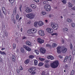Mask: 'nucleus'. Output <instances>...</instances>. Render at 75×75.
<instances>
[{
    "instance_id": "de8ad7c7",
    "label": "nucleus",
    "mask_w": 75,
    "mask_h": 75,
    "mask_svg": "<svg viewBox=\"0 0 75 75\" xmlns=\"http://www.w3.org/2000/svg\"><path fill=\"white\" fill-rule=\"evenodd\" d=\"M20 70L21 71H22V70H23V67H22V66H21L20 67Z\"/></svg>"
},
{
    "instance_id": "69168bd1",
    "label": "nucleus",
    "mask_w": 75,
    "mask_h": 75,
    "mask_svg": "<svg viewBox=\"0 0 75 75\" xmlns=\"http://www.w3.org/2000/svg\"><path fill=\"white\" fill-rule=\"evenodd\" d=\"M71 9H72V10H74V11H75V7H73L72 8H71Z\"/></svg>"
},
{
    "instance_id": "680f3d73",
    "label": "nucleus",
    "mask_w": 75,
    "mask_h": 75,
    "mask_svg": "<svg viewBox=\"0 0 75 75\" xmlns=\"http://www.w3.org/2000/svg\"><path fill=\"white\" fill-rule=\"evenodd\" d=\"M52 35H58V34H57V33H53L52 34Z\"/></svg>"
},
{
    "instance_id": "4c0bfd02",
    "label": "nucleus",
    "mask_w": 75,
    "mask_h": 75,
    "mask_svg": "<svg viewBox=\"0 0 75 75\" xmlns=\"http://www.w3.org/2000/svg\"><path fill=\"white\" fill-rule=\"evenodd\" d=\"M31 68L32 69V71H35V70L36 69V68L34 67H33Z\"/></svg>"
},
{
    "instance_id": "4468645a",
    "label": "nucleus",
    "mask_w": 75,
    "mask_h": 75,
    "mask_svg": "<svg viewBox=\"0 0 75 75\" xmlns=\"http://www.w3.org/2000/svg\"><path fill=\"white\" fill-rule=\"evenodd\" d=\"M38 25H39V26H42V25H44V23L43 22L41 21H40L38 22Z\"/></svg>"
},
{
    "instance_id": "a878e982",
    "label": "nucleus",
    "mask_w": 75,
    "mask_h": 75,
    "mask_svg": "<svg viewBox=\"0 0 75 75\" xmlns=\"http://www.w3.org/2000/svg\"><path fill=\"white\" fill-rule=\"evenodd\" d=\"M29 58L33 59L34 58V56L33 55H30L29 56Z\"/></svg>"
},
{
    "instance_id": "79ce46f5",
    "label": "nucleus",
    "mask_w": 75,
    "mask_h": 75,
    "mask_svg": "<svg viewBox=\"0 0 75 75\" xmlns=\"http://www.w3.org/2000/svg\"><path fill=\"white\" fill-rule=\"evenodd\" d=\"M9 1H10V0H9ZM14 2V0H11V3L13 4Z\"/></svg>"
},
{
    "instance_id": "ddd939ff",
    "label": "nucleus",
    "mask_w": 75,
    "mask_h": 75,
    "mask_svg": "<svg viewBox=\"0 0 75 75\" xmlns=\"http://www.w3.org/2000/svg\"><path fill=\"white\" fill-rule=\"evenodd\" d=\"M25 43L26 45H28V46H29V47H31V43L29 41H27L25 42Z\"/></svg>"
},
{
    "instance_id": "cd10ccee",
    "label": "nucleus",
    "mask_w": 75,
    "mask_h": 75,
    "mask_svg": "<svg viewBox=\"0 0 75 75\" xmlns=\"http://www.w3.org/2000/svg\"><path fill=\"white\" fill-rule=\"evenodd\" d=\"M68 56H67L64 59V62H66V61H67V59H68Z\"/></svg>"
},
{
    "instance_id": "0eeeda50",
    "label": "nucleus",
    "mask_w": 75,
    "mask_h": 75,
    "mask_svg": "<svg viewBox=\"0 0 75 75\" xmlns=\"http://www.w3.org/2000/svg\"><path fill=\"white\" fill-rule=\"evenodd\" d=\"M44 31L41 30H40L39 31V34L40 36H44Z\"/></svg>"
},
{
    "instance_id": "423d86ee",
    "label": "nucleus",
    "mask_w": 75,
    "mask_h": 75,
    "mask_svg": "<svg viewBox=\"0 0 75 75\" xmlns=\"http://www.w3.org/2000/svg\"><path fill=\"white\" fill-rule=\"evenodd\" d=\"M23 48H24L25 50H26L28 51H30L31 50V49L29 47H28L26 46L25 45H23Z\"/></svg>"
},
{
    "instance_id": "8fccbe9b",
    "label": "nucleus",
    "mask_w": 75,
    "mask_h": 75,
    "mask_svg": "<svg viewBox=\"0 0 75 75\" xmlns=\"http://www.w3.org/2000/svg\"><path fill=\"white\" fill-rule=\"evenodd\" d=\"M33 1H34L36 3H38L39 2V0H32Z\"/></svg>"
},
{
    "instance_id": "e433bc0d",
    "label": "nucleus",
    "mask_w": 75,
    "mask_h": 75,
    "mask_svg": "<svg viewBox=\"0 0 75 75\" xmlns=\"http://www.w3.org/2000/svg\"><path fill=\"white\" fill-rule=\"evenodd\" d=\"M35 52L36 54H37V55H38V54H39V51H38L37 50H35Z\"/></svg>"
},
{
    "instance_id": "2f4dec72",
    "label": "nucleus",
    "mask_w": 75,
    "mask_h": 75,
    "mask_svg": "<svg viewBox=\"0 0 75 75\" xmlns=\"http://www.w3.org/2000/svg\"><path fill=\"white\" fill-rule=\"evenodd\" d=\"M45 68H49L50 67V66L47 64H45Z\"/></svg>"
},
{
    "instance_id": "5701e85b",
    "label": "nucleus",
    "mask_w": 75,
    "mask_h": 75,
    "mask_svg": "<svg viewBox=\"0 0 75 75\" xmlns=\"http://www.w3.org/2000/svg\"><path fill=\"white\" fill-rule=\"evenodd\" d=\"M43 65H44V63L42 62H40L38 64V66H39L40 67H42V66Z\"/></svg>"
},
{
    "instance_id": "dca6fc26",
    "label": "nucleus",
    "mask_w": 75,
    "mask_h": 75,
    "mask_svg": "<svg viewBox=\"0 0 75 75\" xmlns=\"http://www.w3.org/2000/svg\"><path fill=\"white\" fill-rule=\"evenodd\" d=\"M2 10L4 14L5 15H6V9H5V8H4V7H2Z\"/></svg>"
},
{
    "instance_id": "f03ea898",
    "label": "nucleus",
    "mask_w": 75,
    "mask_h": 75,
    "mask_svg": "<svg viewBox=\"0 0 75 75\" xmlns=\"http://www.w3.org/2000/svg\"><path fill=\"white\" fill-rule=\"evenodd\" d=\"M51 26L54 30H57L58 28V25L56 23H52L51 24Z\"/></svg>"
},
{
    "instance_id": "393cba45",
    "label": "nucleus",
    "mask_w": 75,
    "mask_h": 75,
    "mask_svg": "<svg viewBox=\"0 0 75 75\" xmlns=\"http://www.w3.org/2000/svg\"><path fill=\"white\" fill-rule=\"evenodd\" d=\"M5 35L6 36V37H8V32H7L6 31H5Z\"/></svg>"
},
{
    "instance_id": "20e7f679",
    "label": "nucleus",
    "mask_w": 75,
    "mask_h": 75,
    "mask_svg": "<svg viewBox=\"0 0 75 75\" xmlns=\"http://www.w3.org/2000/svg\"><path fill=\"white\" fill-rule=\"evenodd\" d=\"M26 17L30 19H33L35 17V14L33 13L28 14L27 15Z\"/></svg>"
},
{
    "instance_id": "4d7b16f0",
    "label": "nucleus",
    "mask_w": 75,
    "mask_h": 75,
    "mask_svg": "<svg viewBox=\"0 0 75 75\" xmlns=\"http://www.w3.org/2000/svg\"><path fill=\"white\" fill-rule=\"evenodd\" d=\"M72 54L73 55H75V50H74L73 51H72Z\"/></svg>"
},
{
    "instance_id": "6ab92c4d",
    "label": "nucleus",
    "mask_w": 75,
    "mask_h": 75,
    "mask_svg": "<svg viewBox=\"0 0 75 75\" xmlns=\"http://www.w3.org/2000/svg\"><path fill=\"white\" fill-rule=\"evenodd\" d=\"M34 64L35 65H38V61L35 60L34 61Z\"/></svg>"
},
{
    "instance_id": "9d476101",
    "label": "nucleus",
    "mask_w": 75,
    "mask_h": 75,
    "mask_svg": "<svg viewBox=\"0 0 75 75\" xmlns=\"http://www.w3.org/2000/svg\"><path fill=\"white\" fill-rule=\"evenodd\" d=\"M38 41L39 43L40 44H42V43H44V41L43 40H42L41 38H38Z\"/></svg>"
},
{
    "instance_id": "7c9ffc66",
    "label": "nucleus",
    "mask_w": 75,
    "mask_h": 75,
    "mask_svg": "<svg viewBox=\"0 0 75 75\" xmlns=\"http://www.w3.org/2000/svg\"><path fill=\"white\" fill-rule=\"evenodd\" d=\"M0 53L1 54H3V55H6V54L3 52L0 51Z\"/></svg>"
},
{
    "instance_id": "bb28decb",
    "label": "nucleus",
    "mask_w": 75,
    "mask_h": 75,
    "mask_svg": "<svg viewBox=\"0 0 75 75\" xmlns=\"http://www.w3.org/2000/svg\"><path fill=\"white\" fill-rule=\"evenodd\" d=\"M72 59L71 56H69L68 57V59L69 61H71V59Z\"/></svg>"
},
{
    "instance_id": "aec40b11",
    "label": "nucleus",
    "mask_w": 75,
    "mask_h": 75,
    "mask_svg": "<svg viewBox=\"0 0 75 75\" xmlns=\"http://www.w3.org/2000/svg\"><path fill=\"white\" fill-rule=\"evenodd\" d=\"M30 6V7H32V8H35L36 7L35 5L34 4H31Z\"/></svg>"
},
{
    "instance_id": "e2e57ef3",
    "label": "nucleus",
    "mask_w": 75,
    "mask_h": 75,
    "mask_svg": "<svg viewBox=\"0 0 75 75\" xmlns=\"http://www.w3.org/2000/svg\"><path fill=\"white\" fill-rule=\"evenodd\" d=\"M16 71L18 73H19L20 72V69H18L16 70Z\"/></svg>"
},
{
    "instance_id": "052dcab7",
    "label": "nucleus",
    "mask_w": 75,
    "mask_h": 75,
    "mask_svg": "<svg viewBox=\"0 0 75 75\" xmlns=\"http://www.w3.org/2000/svg\"><path fill=\"white\" fill-rule=\"evenodd\" d=\"M23 40H25V39H27V37H22Z\"/></svg>"
},
{
    "instance_id": "09e8293b",
    "label": "nucleus",
    "mask_w": 75,
    "mask_h": 75,
    "mask_svg": "<svg viewBox=\"0 0 75 75\" xmlns=\"http://www.w3.org/2000/svg\"><path fill=\"white\" fill-rule=\"evenodd\" d=\"M42 14L43 15H45V14H46V12L44 11H42Z\"/></svg>"
},
{
    "instance_id": "338daca9",
    "label": "nucleus",
    "mask_w": 75,
    "mask_h": 75,
    "mask_svg": "<svg viewBox=\"0 0 75 75\" xmlns=\"http://www.w3.org/2000/svg\"><path fill=\"white\" fill-rule=\"evenodd\" d=\"M47 3L46 2L44 1L43 2V4H46Z\"/></svg>"
},
{
    "instance_id": "13d9d810",
    "label": "nucleus",
    "mask_w": 75,
    "mask_h": 75,
    "mask_svg": "<svg viewBox=\"0 0 75 75\" xmlns=\"http://www.w3.org/2000/svg\"><path fill=\"white\" fill-rule=\"evenodd\" d=\"M30 74H35V71H32Z\"/></svg>"
},
{
    "instance_id": "603ef678",
    "label": "nucleus",
    "mask_w": 75,
    "mask_h": 75,
    "mask_svg": "<svg viewBox=\"0 0 75 75\" xmlns=\"http://www.w3.org/2000/svg\"><path fill=\"white\" fill-rule=\"evenodd\" d=\"M70 49H71V50H72V44H70Z\"/></svg>"
},
{
    "instance_id": "c03bdc74",
    "label": "nucleus",
    "mask_w": 75,
    "mask_h": 75,
    "mask_svg": "<svg viewBox=\"0 0 75 75\" xmlns=\"http://www.w3.org/2000/svg\"><path fill=\"white\" fill-rule=\"evenodd\" d=\"M42 75H47V74H46L45 71H43L42 73Z\"/></svg>"
},
{
    "instance_id": "6e6d98bb",
    "label": "nucleus",
    "mask_w": 75,
    "mask_h": 75,
    "mask_svg": "<svg viewBox=\"0 0 75 75\" xmlns=\"http://www.w3.org/2000/svg\"><path fill=\"white\" fill-rule=\"evenodd\" d=\"M0 15L1 17H3V13H0Z\"/></svg>"
},
{
    "instance_id": "37998d69",
    "label": "nucleus",
    "mask_w": 75,
    "mask_h": 75,
    "mask_svg": "<svg viewBox=\"0 0 75 75\" xmlns=\"http://www.w3.org/2000/svg\"><path fill=\"white\" fill-rule=\"evenodd\" d=\"M62 2L63 4H66L67 3V1H66V0H64L62 1Z\"/></svg>"
},
{
    "instance_id": "3c124183",
    "label": "nucleus",
    "mask_w": 75,
    "mask_h": 75,
    "mask_svg": "<svg viewBox=\"0 0 75 75\" xmlns=\"http://www.w3.org/2000/svg\"><path fill=\"white\" fill-rule=\"evenodd\" d=\"M50 59H51V60H53V59H54V57H53V56L51 55Z\"/></svg>"
},
{
    "instance_id": "7ed1b4c3",
    "label": "nucleus",
    "mask_w": 75,
    "mask_h": 75,
    "mask_svg": "<svg viewBox=\"0 0 75 75\" xmlns=\"http://www.w3.org/2000/svg\"><path fill=\"white\" fill-rule=\"evenodd\" d=\"M44 8L45 10L47 11H50L51 10V6L49 4H46L44 6Z\"/></svg>"
},
{
    "instance_id": "f8f14e48",
    "label": "nucleus",
    "mask_w": 75,
    "mask_h": 75,
    "mask_svg": "<svg viewBox=\"0 0 75 75\" xmlns=\"http://www.w3.org/2000/svg\"><path fill=\"white\" fill-rule=\"evenodd\" d=\"M61 47H58L57 48V52L59 54L61 53Z\"/></svg>"
},
{
    "instance_id": "72a5a7b5",
    "label": "nucleus",
    "mask_w": 75,
    "mask_h": 75,
    "mask_svg": "<svg viewBox=\"0 0 75 75\" xmlns=\"http://www.w3.org/2000/svg\"><path fill=\"white\" fill-rule=\"evenodd\" d=\"M33 71V70H32V69L31 68H30V69H29L28 70V71L29 72H30L31 73V72H32Z\"/></svg>"
},
{
    "instance_id": "864d4df0",
    "label": "nucleus",
    "mask_w": 75,
    "mask_h": 75,
    "mask_svg": "<svg viewBox=\"0 0 75 75\" xmlns=\"http://www.w3.org/2000/svg\"><path fill=\"white\" fill-rule=\"evenodd\" d=\"M21 51L22 52H24V49L21 48Z\"/></svg>"
},
{
    "instance_id": "c9c22d12",
    "label": "nucleus",
    "mask_w": 75,
    "mask_h": 75,
    "mask_svg": "<svg viewBox=\"0 0 75 75\" xmlns=\"http://www.w3.org/2000/svg\"><path fill=\"white\" fill-rule=\"evenodd\" d=\"M68 30V29L67 28H64L63 29L64 32H65V31H67Z\"/></svg>"
},
{
    "instance_id": "39448f33",
    "label": "nucleus",
    "mask_w": 75,
    "mask_h": 75,
    "mask_svg": "<svg viewBox=\"0 0 75 75\" xmlns=\"http://www.w3.org/2000/svg\"><path fill=\"white\" fill-rule=\"evenodd\" d=\"M37 30L35 29H31L30 30L27 31V33L29 34L34 33H36Z\"/></svg>"
},
{
    "instance_id": "c85d7f7f",
    "label": "nucleus",
    "mask_w": 75,
    "mask_h": 75,
    "mask_svg": "<svg viewBox=\"0 0 75 75\" xmlns=\"http://www.w3.org/2000/svg\"><path fill=\"white\" fill-rule=\"evenodd\" d=\"M39 59L40 60V61H44L45 60V59L41 58V57H39Z\"/></svg>"
},
{
    "instance_id": "58836bf2",
    "label": "nucleus",
    "mask_w": 75,
    "mask_h": 75,
    "mask_svg": "<svg viewBox=\"0 0 75 75\" xmlns=\"http://www.w3.org/2000/svg\"><path fill=\"white\" fill-rule=\"evenodd\" d=\"M11 19L12 21H13L14 20V15H12L11 16Z\"/></svg>"
},
{
    "instance_id": "ea45409f",
    "label": "nucleus",
    "mask_w": 75,
    "mask_h": 75,
    "mask_svg": "<svg viewBox=\"0 0 75 75\" xmlns=\"http://www.w3.org/2000/svg\"><path fill=\"white\" fill-rule=\"evenodd\" d=\"M71 25L72 27H75V23H72Z\"/></svg>"
},
{
    "instance_id": "b1692460",
    "label": "nucleus",
    "mask_w": 75,
    "mask_h": 75,
    "mask_svg": "<svg viewBox=\"0 0 75 75\" xmlns=\"http://www.w3.org/2000/svg\"><path fill=\"white\" fill-rule=\"evenodd\" d=\"M68 6L69 7H72V4H71V3L70 2H69L68 3Z\"/></svg>"
},
{
    "instance_id": "9b49d317",
    "label": "nucleus",
    "mask_w": 75,
    "mask_h": 75,
    "mask_svg": "<svg viewBox=\"0 0 75 75\" xmlns=\"http://www.w3.org/2000/svg\"><path fill=\"white\" fill-rule=\"evenodd\" d=\"M25 11L27 13H30L32 11V10L30 8H27L25 10Z\"/></svg>"
},
{
    "instance_id": "a211bd4d",
    "label": "nucleus",
    "mask_w": 75,
    "mask_h": 75,
    "mask_svg": "<svg viewBox=\"0 0 75 75\" xmlns=\"http://www.w3.org/2000/svg\"><path fill=\"white\" fill-rule=\"evenodd\" d=\"M29 62H30V59H28L25 61V64H27L29 63Z\"/></svg>"
},
{
    "instance_id": "2eb2a0df",
    "label": "nucleus",
    "mask_w": 75,
    "mask_h": 75,
    "mask_svg": "<svg viewBox=\"0 0 75 75\" xmlns=\"http://www.w3.org/2000/svg\"><path fill=\"white\" fill-rule=\"evenodd\" d=\"M62 52L63 53H65L67 51V49L66 48H62Z\"/></svg>"
},
{
    "instance_id": "473e14b6",
    "label": "nucleus",
    "mask_w": 75,
    "mask_h": 75,
    "mask_svg": "<svg viewBox=\"0 0 75 75\" xmlns=\"http://www.w3.org/2000/svg\"><path fill=\"white\" fill-rule=\"evenodd\" d=\"M37 24H38V22H35L34 23V26L35 27H37Z\"/></svg>"
},
{
    "instance_id": "a19ab883",
    "label": "nucleus",
    "mask_w": 75,
    "mask_h": 75,
    "mask_svg": "<svg viewBox=\"0 0 75 75\" xmlns=\"http://www.w3.org/2000/svg\"><path fill=\"white\" fill-rule=\"evenodd\" d=\"M74 74V70H72L71 72V75H73Z\"/></svg>"
},
{
    "instance_id": "a18cd8bd",
    "label": "nucleus",
    "mask_w": 75,
    "mask_h": 75,
    "mask_svg": "<svg viewBox=\"0 0 75 75\" xmlns=\"http://www.w3.org/2000/svg\"><path fill=\"white\" fill-rule=\"evenodd\" d=\"M22 7V5L21 4L19 7V9L20 10V11H21V7Z\"/></svg>"
},
{
    "instance_id": "0e129e2a",
    "label": "nucleus",
    "mask_w": 75,
    "mask_h": 75,
    "mask_svg": "<svg viewBox=\"0 0 75 75\" xmlns=\"http://www.w3.org/2000/svg\"><path fill=\"white\" fill-rule=\"evenodd\" d=\"M49 62L50 61L46 60L45 61V63H48V62Z\"/></svg>"
},
{
    "instance_id": "49530a36",
    "label": "nucleus",
    "mask_w": 75,
    "mask_h": 75,
    "mask_svg": "<svg viewBox=\"0 0 75 75\" xmlns=\"http://www.w3.org/2000/svg\"><path fill=\"white\" fill-rule=\"evenodd\" d=\"M13 48H16V44H15V43H14L13 44Z\"/></svg>"
},
{
    "instance_id": "bf43d9fd",
    "label": "nucleus",
    "mask_w": 75,
    "mask_h": 75,
    "mask_svg": "<svg viewBox=\"0 0 75 75\" xmlns=\"http://www.w3.org/2000/svg\"><path fill=\"white\" fill-rule=\"evenodd\" d=\"M47 59H50L51 55H49V56H47Z\"/></svg>"
},
{
    "instance_id": "f257e3e1",
    "label": "nucleus",
    "mask_w": 75,
    "mask_h": 75,
    "mask_svg": "<svg viewBox=\"0 0 75 75\" xmlns=\"http://www.w3.org/2000/svg\"><path fill=\"white\" fill-rule=\"evenodd\" d=\"M59 65L58 61H56L51 64V67L53 68H57V67H58Z\"/></svg>"
},
{
    "instance_id": "c756f323",
    "label": "nucleus",
    "mask_w": 75,
    "mask_h": 75,
    "mask_svg": "<svg viewBox=\"0 0 75 75\" xmlns=\"http://www.w3.org/2000/svg\"><path fill=\"white\" fill-rule=\"evenodd\" d=\"M57 45V44L56 43H53L52 44V47H56Z\"/></svg>"
},
{
    "instance_id": "6e6552de",
    "label": "nucleus",
    "mask_w": 75,
    "mask_h": 75,
    "mask_svg": "<svg viewBox=\"0 0 75 75\" xmlns=\"http://www.w3.org/2000/svg\"><path fill=\"white\" fill-rule=\"evenodd\" d=\"M40 52L42 53V54H44V53H45V52H46V50L45 49L41 47L40 49Z\"/></svg>"
},
{
    "instance_id": "5fc2aeb1",
    "label": "nucleus",
    "mask_w": 75,
    "mask_h": 75,
    "mask_svg": "<svg viewBox=\"0 0 75 75\" xmlns=\"http://www.w3.org/2000/svg\"><path fill=\"white\" fill-rule=\"evenodd\" d=\"M46 47H51V45L48 44H47L46 45Z\"/></svg>"
},
{
    "instance_id": "4be33fe9",
    "label": "nucleus",
    "mask_w": 75,
    "mask_h": 75,
    "mask_svg": "<svg viewBox=\"0 0 75 75\" xmlns=\"http://www.w3.org/2000/svg\"><path fill=\"white\" fill-rule=\"evenodd\" d=\"M12 58L13 60V62H15V61H16V57H15V56L14 55H12Z\"/></svg>"
},
{
    "instance_id": "412c9836",
    "label": "nucleus",
    "mask_w": 75,
    "mask_h": 75,
    "mask_svg": "<svg viewBox=\"0 0 75 75\" xmlns=\"http://www.w3.org/2000/svg\"><path fill=\"white\" fill-rule=\"evenodd\" d=\"M67 21H68V23H71L72 21V20L71 19H67Z\"/></svg>"
},
{
    "instance_id": "f3484780",
    "label": "nucleus",
    "mask_w": 75,
    "mask_h": 75,
    "mask_svg": "<svg viewBox=\"0 0 75 75\" xmlns=\"http://www.w3.org/2000/svg\"><path fill=\"white\" fill-rule=\"evenodd\" d=\"M17 11V7H15L14 9H13V13L14 14H16V13H17L16 11Z\"/></svg>"
},
{
    "instance_id": "1a4fd4ad",
    "label": "nucleus",
    "mask_w": 75,
    "mask_h": 75,
    "mask_svg": "<svg viewBox=\"0 0 75 75\" xmlns=\"http://www.w3.org/2000/svg\"><path fill=\"white\" fill-rule=\"evenodd\" d=\"M47 32L49 33H53V30L51 28H47L46 30Z\"/></svg>"
},
{
    "instance_id": "774afa93",
    "label": "nucleus",
    "mask_w": 75,
    "mask_h": 75,
    "mask_svg": "<svg viewBox=\"0 0 75 75\" xmlns=\"http://www.w3.org/2000/svg\"><path fill=\"white\" fill-rule=\"evenodd\" d=\"M59 57L60 58H62V56L61 55H59Z\"/></svg>"
},
{
    "instance_id": "f704fd0d",
    "label": "nucleus",
    "mask_w": 75,
    "mask_h": 75,
    "mask_svg": "<svg viewBox=\"0 0 75 75\" xmlns=\"http://www.w3.org/2000/svg\"><path fill=\"white\" fill-rule=\"evenodd\" d=\"M18 18H19V16L18 15V14H17L16 17V18L17 20H18Z\"/></svg>"
}]
</instances>
